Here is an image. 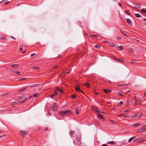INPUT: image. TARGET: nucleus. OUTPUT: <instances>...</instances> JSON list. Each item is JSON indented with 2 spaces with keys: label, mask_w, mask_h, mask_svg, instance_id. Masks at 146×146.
<instances>
[{
  "label": "nucleus",
  "mask_w": 146,
  "mask_h": 146,
  "mask_svg": "<svg viewBox=\"0 0 146 146\" xmlns=\"http://www.w3.org/2000/svg\"><path fill=\"white\" fill-rule=\"evenodd\" d=\"M59 114L62 115H69L71 113V112L70 110H68L65 111H61L59 112Z\"/></svg>",
  "instance_id": "nucleus-1"
},
{
  "label": "nucleus",
  "mask_w": 146,
  "mask_h": 146,
  "mask_svg": "<svg viewBox=\"0 0 146 146\" xmlns=\"http://www.w3.org/2000/svg\"><path fill=\"white\" fill-rule=\"evenodd\" d=\"M145 141V140H142L141 138H137L135 139L133 141L136 142L137 143H140L142 142H143Z\"/></svg>",
  "instance_id": "nucleus-2"
},
{
  "label": "nucleus",
  "mask_w": 146,
  "mask_h": 146,
  "mask_svg": "<svg viewBox=\"0 0 146 146\" xmlns=\"http://www.w3.org/2000/svg\"><path fill=\"white\" fill-rule=\"evenodd\" d=\"M27 132L25 131H21L19 132V134L21 135H22L23 137L25 135H27Z\"/></svg>",
  "instance_id": "nucleus-3"
},
{
  "label": "nucleus",
  "mask_w": 146,
  "mask_h": 146,
  "mask_svg": "<svg viewBox=\"0 0 146 146\" xmlns=\"http://www.w3.org/2000/svg\"><path fill=\"white\" fill-rule=\"evenodd\" d=\"M75 89L77 91L84 93V92L80 89L79 84H78L76 85V86L75 87Z\"/></svg>",
  "instance_id": "nucleus-4"
},
{
  "label": "nucleus",
  "mask_w": 146,
  "mask_h": 146,
  "mask_svg": "<svg viewBox=\"0 0 146 146\" xmlns=\"http://www.w3.org/2000/svg\"><path fill=\"white\" fill-rule=\"evenodd\" d=\"M57 104L56 102L54 103V106L52 107V110H53L55 111L57 110Z\"/></svg>",
  "instance_id": "nucleus-5"
},
{
  "label": "nucleus",
  "mask_w": 146,
  "mask_h": 146,
  "mask_svg": "<svg viewBox=\"0 0 146 146\" xmlns=\"http://www.w3.org/2000/svg\"><path fill=\"white\" fill-rule=\"evenodd\" d=\"M98 107H96L95 109V111L96 112H97L98 113H104V114H106V113H105L104 111H100L98 110Z\"/></svg>",
  "instance_id": "nucleus-6"
},
{
  "label": "nucleus",
  "mask_w": 146,
  "mask_h": 146,
  "mask_svg": "<svg viewBox=\"0 0 146 146\" xmlns=\"http://www.w3.org/2000/svg\"><path fill=\"white\" fill-rule=\"evenodd\" d=\"M10 66L11 67H12L17 68L19 67V65L18 64H13L11 65Z\"/></svg>",
  "instance_id": "nucleus-7"
},
{
  "label": "nucleus",
  "mask_w": 146,
  "mask_h": 146,
  "mask_svg": "<svg viewBox=\"0 0 146 146\" xmlns=\"http://www.w3.org/2000/svg\"><path fill=\"white\" fill-rule=\"evenodd\" d=\"M116 48L117 50H123V46H116Z\"/></svg>",
  "instance_id": "nucleus-8"
},
{
  "label": "nucleus",
  "mask_w": 146,
  "mask_h": 146,
  "mask_svg": "<svg viewBox=\"0 0 146 146\" xmlns=\"http://www.w3.org/2000/svg\"><path fill=\"white\" fill-rule=\"evenodd\" d=\"M58 94V92H57L56 91H55L54 92V93L53 94H51L50 96V97H54L55 96L57 95Z\"/></svg>",
  "instance_id": "nucleus-9"
},
{
  "label": "nucleus",
  "mask_w": 146,
  "mask_h": 146,
  "mask_svg": "<svg viewBox=\"0 0 146 146\" xmlns=\"http://www.w3.org/2000/svg\"><path fill=\"white\" fill-rule=\"evenodd\" d=\"M97 117L99 119H104V118L102 116V115L100 114L99 113H97Z\"/></svg>",
  "instance_id": "nucleus-10"
},
{
  "label": "nucleus",
  "mask_w": 146,
  "mask_h": 146,
  "mask_svg": "<svg viewBox=\"0 0 146 146\" xmlns=\"http://www.w3.org/2000/svg\"><path fill=\"white\" fill-rule=\"evenodd\" d=\"M140 5L139 4H137V5L135 6L134 7H132V6H131V7H132L133 8H134V9H137V8H140Z\"/></svg>",
  "instance_id": "nucleus-11"
},
{
  "label": "nucleus",
  "mask_w": 146,
  "mask_h": 146,
  "mask_svg": "<svg viewBox=\"0 0 146 146\" xmlns=\"http://www.w3.org/2000/svg\"><path fill=\"white\" fill-rule=\"evenodd\" d=\"M40 86V85L38 84H35L33 85L32 86H30V88H34L35 87H39Z\"/></svg>",
  "instance_id": "nucleus-12"
},
{
  "label": "nucleus",
  "mask_w": 146,
  "mask_h": 146,
  "mask_svg": "<svg viewBox=\"0 0 146 146\" xmlns=\"http://www.w3.org/2000/svg\"><path fill=\"white\" fill-rule=\"evenodd\" d=\"M140 123H138L133 125L132 126L133 127H137L140 126Z\"/></svg>",
  "instance_id": "nucleus-13"
},
{
  "label": "nucleus",
  "mask_w": 146,
  "mask_h": 146,
  "mask_svg": "<svg viewBox=\"0 0 146 146\" xmlns=\"http://www.w3.org/2000/svg\"><path fill=\"white\" fill-rule=\"evenodd\" d=\"M104 91L106 93L108 94V92H111V90H110L107 89H104Z\"/></svg>",
  "instance_id": "nucleus-14"
},
{
  "label": "nucleus",
  "mask_w": 146,
  "mask_h": 146,
  "mask_svg": "<svg viewBox=\"0 0 146 146\" xmlns=\"http://www.w3.org/2000/svg\"><path fill=\"white\" fill-rule=\"evenodd\" d=\"M27 88V87H23L19 91V92H21L22 91H23L25 90Z\"/></svg>",
  "instance_id": "nucleus-15"
},
{
  "label": "nucleus",
  "mask_w": 146,
  "mask_h": 146,
  "mask_svg": "<svg viewBox=\"0 0 146 146\" xmlns=\"http://www.w3.org/2000/svg\"><path fill=\"white\" fill-rule=\"evenodd\" d=\"M117 60L121 62H124V60L121 58H117Z\"/></svg>",
  "instance_id": "nucleus-16"
},
{
  "label": "nucleus",
  "mask_w": 146,
  "mask_h": 146,
  "mask_svg": "<svg viewBox=\"0 0 146 146\" xmlns=\"http://www.w3.org/2000/svg\"><path fill=\"white\" fill-rule=\"evenodd\" d=\"M141 129L143 131H146V125H144L143 127H141Z\"/></svg>",
  "instance_id": "nucleus-17"
},
{
  "label": "nucleus",
  "mask_w": 146,
  "mask_h": 146,
  "mask_svg": "<svg viewBox=\"0 0 146 146\" xmlns=\"http://www.w3.org/2000/svg\"><path fill=\"white\" fill-rule=\"evenodd\" d=\"M84 85H87L88 88L90 87V85L89 83L88 82L85 83Z\"/></svg>",
  "instance_id": "nucleus-18"
},
{
  "label": "nucleus",
  "mask_w": 146,
  "mask_h": 146,
  "mask_svg": "<svg viewBox=\"0 0 146 146\" xmlns=\"http://www.w3.org/2000/svg\"><path fill=\"white\" fill-rule=\"evenodd\" d=\"M135 137H131L128 140V142L129 143H130L131 141H132L133 139H134V138H135Z\"/></svg>",
  "instance_id": "nucleus-19"
},
{
  "label": "nucleus",
  "mask_w": 146,
  "mask_h": 146,
  "mask_svg": "<svg viewBox=\"0 0 146 146\" xmlns=\"http://www.w3.org/2000/svg\"><path fill=\"white\" fill-rule=\"evenodd\" d=\"M9 94V92H7L4 94H3L1 95L2 97L6 96Z\"/></svg>",
  "instance_id": "nucleus-20"
},
{
  "label": "nucleus",
  "mask_w": 146,
  "mask_h": 146,
  "mask_svg": "<svg viewBox=\"0 0 146 146\" xmlns=\"http://www.w3.org/2000/svg\"><path fill=\"white\" fill-rule=\"evenodd\" d=\"M135 15L136 17L137 18H140L141 17V16L139 14H135Z\"/></svg>",
  "instance_id": "nucleus-21"
},
{
  "label": "nucleus",
  "mask_w": 146,
  "mask_h": 146,
  "mask_svg": "<svg viewBox=\"0 0 146 146\" xmlns=\"http://www.w3.org/2000/svg\"><path fill=\"white\" fill-rule=\"evenodd\" d=\"M75 131H70V135H74L75 133Z\"/></svg>",
  "instance_id": "nucleus-22"
},
{
  "label": "nucleus",
  "mask_w": 146,
  "mask_h": 146,
  "mask_svg": "<svg viewBox=\"0 0 146 146\" xmlns=\"http://www.w3.org/2000/svg\"><path fill=\"white\" fill-rule=\"evenodd\" d=\"M76 113L77 115H78L79 113L78 110L77 108L76 109Z\"/></svg>",
  "instance_id": "nucleus-23"
},
{
  "label": "nucleus",
  "mask_w": 146,
  "mask_h": 146,
  "mask_svg": "<svg viewBox=\"0 0 146 146\" xmlns=\"http://www.w3.org/2000/svg\"><path fill=\"white\" fill-rule=\"evenodd\" d=\"M141 11L145 13H146V9L143 8L141 10Z\"/></svg>",
  "instance_id": "nucleus-24"
},
{
  "label": "nucleus",
  "mask_w": 146,
  "mask_h": 146,
  "mask_svg": "<svg viewBox=\"0 0 146 146\" xmlns=\"http://www.w3.org/2000/svg\"><path fill=\"white\" fill-rule=\"evenodd\" d=\"M126 20L127 23L128 24H130L131 22V21L129 19H127Z\"/></svg>",
  "instance_id": "nucleus-25"
},
{
  "label": "nucleus",
  "mask_w": 146,
  "mask_h": 146,
  "mask_svg": "<svg viewBox=\"0 0 146 146\" xmlns=\"http://www.w3.org/2000/svg\"><path fill=\"white\" fill-rule=\"evenodd\" d=\"M108 144H111L115 145V142L113 141H111L107 143Z\"/></svg>",
  "instance_id": "nucleus-26"
},
{
  "label": "nucleus",
  "mask_w": 146,
  "mask_h": 146,
  "mask_svg": "<svg viewBox=\"0 0 146 146\" xmlns=\"http://www.w3.org/2000/svg\"><path fill=\"white\" fill-rule=\"evenodd\" d=\"M76 97V95L75 94H73V95L71 97V98H74Z\"/></svg>",
  "instance_id": "nucleus-27"
},
{
  "label": "nucleus",
  "mask_w": 146,
  "mask_h": 146,
  "mask_svg": "<svg viewBox=\"0 0 146 146\" xmlns=\"http://www.w3.org/2000/svg\"><path fill=\"white\" fill-rule=\"evenodd\" d=\"M95 47L98 48H100L101 47V45L100 44H98L95 46Z\"/></svg>",
  "instance_id": "nucleus-28"
},
{
  "label": "nucleus",
  "mask_w": 146,
  "mask_h": 146,
  "mask_svg": "<svg viewBox=\"0 0 146 146\" xmlns=\"http://www.w3.org/2000/svg\"><path fill=\"white\" fill-rule=\"evenodd\" d=\"M130 101H131V100L129 99H127V103L126 104V106H127L129 105V103Z\"/></svg>",
  "instance_id": "nucleus-29"
},
{
  "label": "nucleus",
  "mask_w": 146,
  "mask_h": 146,
  "mask_svg": "<svg viewBox=\"0 0 146 146\" xmlns=\"http://www.w3.org/2000/svg\"><path fill=\"white\" fill-rule=\"evenodd\" d=\"M27 99H28L27 98H26L23 101H22L20 103H23L24 102L27 101Z\"/></svg>",
  "instance_id": "nucleus-30"
},
{
  "label": "nucleus",
  "mask_w": 146,
  "mask_h": 146,
  "mask_svg": "<svg viewBox=\"0 0 146 146\" xmlns=\"http://www.w3.org/2000/svg\"><path fill=\"white\" fill-rule=\"evenodd\" d=\"M143 131L142 130H141V129H140L138 130L137 131V133H140Z\"/></svg>",
  "instance_id": "nucleus-31"
},
{
  "label": "nucleus",
  "mask_w": 146,
  "mask_h": 146,
  "mask_svg": "<svg viewBox=\"0 0 146 146\" xmlns=\"http://www.w3.org/2000/svg\"><path fill=\"white\" fill-rule=\"evenodd\" d=\"M138 116V114H136L132 116V117L131 118H135L137 117Z\"/></svg>",
  "instance_id": "nucleus-32"
},
{
  "label": "nucleus",
  "mask_w": 146,
  "mask_h": 146,
  "mask_svg": "<svg viewBox=\"0 0 146 146\" xmlns=\"http://www.w3.org/2000/svg\"><path fill=\"white\" fill-rule=\"evenodd\" d=\"M39 95V94H38V93H37L35 94H34L33 96L34 97H37Z\"/></svg>",
  "instance_id": "nucleus-33"
},
{
  "label": "nucleus",
  "mask_w": 146,
  "mask_h": 146,
  "mask_svg": "<svg viewBox=\"0 0 146 146\" xmlns=\"http://www.w3.org/2000/svg\"><path fill=\"white\" fill-rule=\"evenodd\" d=\"M58 92H61L60 94H62L63 93V92L62 90L61 89L58 88Z\"/></svg>",
  "instance_id": "nucleus-34"
},
{
  "label": "nucleus",
  "mask_w": 146,
  "mask_h": 146,
  "mask_svg": "<svg viewBox=\"0 0 146 146\" xmlns=\"http://www.w3.org/2000/svg\"><path fill=\"white\" fill-rule=\"evenodd\" d=\"M110 45L111 47H114L115 46V44L113 43H111L110 44Z\"/></svg>",
  "instance_id": "nucleus-35"
},
{
  "label": "nucleus",
  "mask_w": 146,
  "mask_h": 146,
  "mask_svg": "<svg viewBox=\"0 0 146 146\" xmlns=\"http://www.w3.org/2000/svg\"><path fill=\"white\" fill-rule=\"evenodd\" d=\"M118 94L121 96H123V95L122 94V92H118Z\"/></svg>",
  "instance_id": "nucleus-36"
},
{
  "label": "nucleus",
  "mask_w": 146,
  "mask_h": 146,
  "mask_svg": "<svg viewBox=\"0 0 146 146\" xmlns=\"http://www.w3.org/2000/svg\"><path fill=\"white\" fill-rule=\"evenodd\" d=\"M23 46L22 45L20 46V47L19 48V50L20 51H21L23 50Z\"/></svg>",
  "instance_id": "nucleus-37"
},
{
  "label": "nucleus",
  "mask_w": 146,
  "mask_h": 146,
  "mask_svg": "<svg viewBox=\"0 0 146 146\" xmlns=\"http://www.w3.org/2000/svg\"><path fill=\"white\" fill-rule=\"evenodd\" d=\"M4 37L3 36L0 37V40H2L4 39ZM5 37H4V40H5Z\"/></svg>",
  "instance_id": "nucleus-38"
},
{
  "label": "nucleus",
  "mask_w": 146,
  "mask_h": 146,
  "mask_svg": "<svg viewBox=\"0 0 146 146\" xmlns=\"http://www.w3.org/2000/svg\"><path fill=\"white\" fill-rule=\"evenodd\" d=\"M34 90H35V91H36V90H38V91H40L41 90V88H39L38 89H36V88H35L34 89Z\"/></svg>",
  "instance_id": "nucleus-39"
},
{
  "label": "nucleus",
  "mask_w": 146,
  "mask_h": 146,
  "mask_svg": "<svg viewBox=\"0 0 146 146\" xmlns=\"http://www.w3.org/2000/svg\"><path fill=\"white\" fill-rule=\"evenodd\" d=\"M125 13L126 14H127L128 15H130V14L129 13H128V12L127 11H125Z\"/></svg>",
  "instance_id": "nucleus-40"
},
{
  "label": "nucleus",
  "mask_w": 146,
  "mask_h": 146,
  "mask_svg": "<svg viewBox=\"0 0 146 146\" xmlns=\"http://www.w3.org/2000/svg\"><path fill=\"white\" fill-rule=\"evenodd\" d=\"M123 104V102L122 101L120 102H119L118 104V105L120 106L121 105V104Z\"/></svg>",
  "instance_id": "nucleus-41"
},
{
  "label": "nucleus",
  "mask_w": 146,
  "mask_h": 146,
  "mask_svg": "<svg viewBox=\"0 0 146 146\" xmlns=\"http://www.w3.org/2000/svg\"><path fill=\"white\" fill-rule=\"evenodd\" d=\"M138 99L135 100V104L136 105L138 104Z\"/></svg>",
  "instance_id": "nucleus-42"
},
{
  "label": "nucleus",
  "mask_w": 146,
  "mask_h": 146,
  "mask_svg": "<svg viewBox=\"0 0 146 146\" xmlns=\"http://www.w3.org/2000/svg\"><path fill=\"white\" fill-rule=\"evenodd\" d=\"M33 68L35 69H39V68L37 67L34 66L33 67Z\"/></svg>",
  "instance_id": "nucleus-43"
},
{
  "label": "nucleus",
  "mask_w": 146,
  "mask_h": 146,
  "mask_svg": "<svg viewBox=\"0 0 146 146\" xmlns=\"http://www.w3.org/2000/svg\"><path fill=\"white\" fill-rule=\"evenodd\" d=\"M98 36L97 35H92V36L94 37H97Z\"/></svg>",
  "instance_id": "nucleus-44"
},
{
  "label": "nucleus",
  "mask_w": 146,
  "mask_h": 146,
  "mask_svg": "<svg viewBox=\"0 0 146 146\" xmlns=\"http://www.w3.org/2000/svg\"><path fill=\"white\" fill-rule=\"evenodd\" d=\"M133 99L135 100H136L137 99H137L136 98V96H134V97H133Z\"/></svg>",
  "instance_id": "nucleus-45"
},
{
  "label": "nucleus",
  "mask_w": 146,
  "mask_h": 146,
  "mask_svg": "<svg viewBox=\"0 0 146 146\" xmlns=\"http://www.w3.org/2000/svg\"><path fill=\"white\" fill-rule=\"evenodd\" d=\"M101 146H108V145L106 144H103Z\"/></svg>",
  "instance_id": "nucleus-46"
},
{
  "label": "nucleus",
  "mask_w": 146,
  "mask_h": 146,
  "mask_svg": "<svg viewBox=\"0 0 146 146\" xmlns=\"http://www.w3.org/2000/svg\"><path fill=\"white\" fill-rule=\"evenodd\" d=\"M26 78H21V79H20L19 80L20 81H21V80H25V79H26Z\"/></svg>",
  "instance_id": "nucleus-47"
},
{
  "label": "nucleus",
  "mask_w": 146,
  "mask_h": 146,
  "mask_svg": "<svg viewBox=\"0 0 146 146\" xmlns=\"http://www.w3.org/2000/svg\"><path fill=\"white\" fill-rule=\"evenodd\" d=\"M10 3V2L9 1H8V2H6L5 3V5H7L8 4H9V3Z\"/></svg>",
  "instance_id": "nucleus-48"
},
{
  "label": "nucleus",
  "mask_w": 146,
  "mask_h": 146,
  "mask_svg": "<svg viewBox=\"0 0 146 146\" xmlns=\"http://www.w3.org/2000/svg\"><path fill=\"white\" fill-rule=\"evenodd\" d=\"M19 98L20 99H22L23 98V96H19Z\"/></svg>",
  "instance_id": "nucleus-49"
},
{
  "label": "nucleus",
  "mask_w": 146,
  "mask_h": 146,
  "mask_svg": "<svg viewBox=\"0 0 146 146\" xmlns=\"http://www.w3.org/2000/svg\"><path fill=\"white\" fill-rule=\"evenodd\" d=\"M119 5L120 6V7H122V4H121V3H120V2L119 3Z\"/></svg>",
  "instance_id": "nucleus-50"
},
{
  "label": "nucleus",
  "mask_w": 146,
  "mask_h": 146,
  "mask_svg": "<svg viewBox=\"0 0 146 146\" xmlns=\"http://www.w3.org/2000/svg\"><path fill=\"white\" fill-rule=\"evenodd\" d=\"M13 104H17V103L16 102H13L12 103Z\"/></svg>",
  "instance_id": "nucleus-51"
},
{
  "label": "nucleus",
  "mask_w": 146,
  "mask_h": 146,
  "mask_svg": "<svg viewBox=\"0 0 146 146\" xmlns=\"http://www.w3.org/2000/svg\"><path fill=\"white\" fill-rule=\"evenodd\" d=\"M16 73L17 74H20V72L19 71H17Z\"/></svg>",
  "instance_id": "nucleus-52"
},
{
  "label": "nucleus",
  "mask_w": 146,
  "mask_h": 146,
  "mask_svg": "<svg viewBox=\"0 0 146 146\" xmlns=\"http://www.w3.org/2000/svg\"><path fill=\"white\" fill-rule=\"evenodd\" d=\"M129 111V110H125L124 111V112H127Z\"/></svg>",
  "instance_id": "nucleus-53"
},
{
  "label": "nucleus",
  "mask_w": 146,
  "mask_h": 146,
  "mask_svg": "<svg viewBox=\"0 0 146 146\" xmlns=\"http://www.w3.org/2000/svg\"><path fill=\"white\" fill-rule=\"evenodd\" d=\"M35 55V54H34V53H33V54H32L31 55V57H32V56H34V55Z\"/></svg>",
  "instance_id": "nucleus-54"
},
{
  "label": "nucleus",
  "mask_w": 146,
  "mask_h": 146,
  "mask_svg": "<svg viewBox=\"0 0 146 146\" xmlns=\"http://www.w3.org/2000/svg\"><path fill=\"white\" fill-rule=\"evenodd\" d=\"M11 38L13 39H14V40H15V39H16V38H14V37H13V36H11Z\"/></svg>",
  "instance_id": "nucleus-55"
},
{
  "label": "nucleus",
  "mask_w": 146,
  "mask_h": 146,
  "mask_svg": "<svg viewBox=\"0 0 146 146\" xmlns=\"http://www.w3.org/2000/svg\"><path fill=\"white\" fill-rule=\"evenodd\" d=\"M5 136V135H1L0 136V138H2L3 137Z\"/></svg>",
  "instance_id": "nucleus-56"
},
{
  "label": "nucleus",
  "mask_w": 146,
  "mask_h": 146,
  "mask_svg": "<svg viewBox=\"0 0 146 146\" xmlns=\"http://www.w3.org/2000/svg\"><path fill=\"white\" fill-rule=\"evenodd\" d=\"M142 114H140L138 118H140V117L142 116Z\"/></svg>",
  "instance_id": "nucleus-57"
},
{
  "label": "nucleus",
  "mask_w": 146,
  "mask_h": 146,
  "mask_svg": "<svg viewBox=\"0 0 146 146\" xmlns=\"http://www.w3.org/2000/svg\"><path fill=\"white\" fill-rule=\"evenodd\" d=\"M123 35H124L125 36H127V37H128L129 36L126 35V34H125V33H124V34L123 33Z\"/></svg>",
  "instance_id": "nucleus-58"
},
{
  "label": "nucleus",
  "mask_w": 146,
  "mask_h": 146,
  "mask_svg": "<svg viewBox=\"0 0 146 146\" xmlns=\"http://www.w3.org/2000/svg\"><path fill=\"white\" fill-rule=\"evenodd\" d=\"M142 100H140L139 101V104H141V102H142Z\"/></svg>",
  "instance_id": "nucleus-59"
},
{
  "label": "nucleus",
  "mask_w": 146,
  "mask_h": 146,
  "mask_svg": "<svg viewBox=\"0 0 146 146\" xmlns=\"http://www.w3.org/2000/svg\"><path fill=\"white\" fill-rule=\"evenodd\" d=\"M127 116V115H123V117H126Z\"/></svg>",
  "instance_id": "nucleus-60"
},
{
  "label": "nucleus",
  "mask_w": 146,
  "mask_h": 146,
  "mask_svg": "<svg viewBox=\"0 0 146 146\" xmlns=\"http://www.w3.org/2000/svg\"><path fill=\"white\" fill-rule=\"evenodd\" d=\"M144 95L146 97V91H145L144 93Z\"/></svg>",
  "instance_id": "nucleus-61"
},
{
  "label": "nucleus",
  "mask_w": 146,
  "mask_h": 146,
  "mask_svg": "<svg viewBox=\"0 0 146 146\" xmlns=\"http://www.w3.org/2000/svg\"><path fill=\"white\" fill-rule=\"evenodd\" d=\"M94 93L96 95H98L99 94L98 92H95Z\"/></svg>",
  "instance_id": "nucleus-62"
},
{
  "label": "nucleus",
  "mask_w": 146,
  "mask_h": 146,
  "mask_svg": "<svg viewBox=\"0 0 146 146\" xmlns=\"http://www.w3.org/2000/svg\"><path fill=\"white\" fill-rule=\"evenodd\" d=\"M17 72L16 70H15L14 71H13L12 72H14V73H16V72Z\"/></svg>",
  "instance_id": "nucleus-63"
},
{
  "label": "nucleus",
  "mask_w": 146,
  "mask_h": 146,
  "mask_svg": "<svg viewBox=\"0 0 146 146\" xmlns=\"http://www.w3.org/2000/svg\"><path fill=\"white\" fill-rule=\"evenodd\" d=\"M121 39V37H119L118 38V40H120Z\"/></svg>",
  "instance_id": "nucleus-64"
}]
</instances>
